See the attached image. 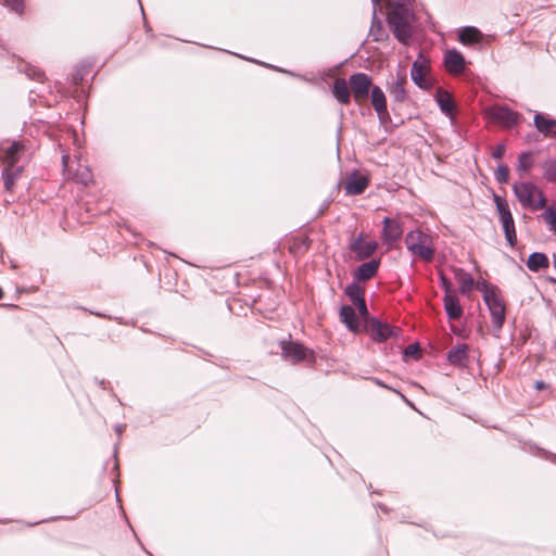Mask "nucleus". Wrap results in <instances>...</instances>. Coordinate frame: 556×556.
Here are the masks:
<instances>
[{
    "instance_id": "f257e3e1",
    "label": "nucleus",
    "mask_w": 556,
    "mask_h": 556,
    "mask_svg": "<svg viewBox=\"0 0 556 556\" xmlns=\"http://www.w3.org/2000/svg\"><path fill=\"white\" fill-rule=\"evenodd\" d=\"M414 13L410 0H391L389 2L388 24L394 37L403 45L412 39Z\"/></svg>"
},
{
    "instance_id": "f03ea898",
    "label": "nucleus",
    "mask_w": 556,
    "mask_h": 556,
    "mask_svg": "<svg viewBox=\"0 0 556 556\" xmlns=\"http://www.w3.org/2000/svg\"><path fill=\"white\" fill-rule=\"evenodd\" d=\"M514 193L523 207L538 211L546 205V198L534 184L529 181L516 182L513 186Z\"/></svg>"
},
{
    "instance_id": "7ed1b4c3",
    "label": "nucleus",
    "mask_w": 556,
    "mask_h": 556,
    "mask_svg": "<svg viewBox=\"0 0 556 556\" xmlns=\"http://www.w3.org/2000/svg\"><path fill=\"white\" fill-rule=\"evenodd\" d=\"M405 245L407 250L416 257L431 262L434 256L432 239L421 230H412L405 236Z\"/></svg>"
},
{
    "instance_id": "20e7f679",
    "label": "nucleus",
    "mask_w": 556,
    "mask_h": 556,
    "mask_svg": "<svg viewBox=\"0 0 556 556\" xmlns=\"http://www.w3.org/2000/svg\"><path fill=\"white\" fill-rule=\"evenodd\" d=\"M62 164L67 178L85 186L92 181V173L87 165L80 162V156L75 155V160H72L68 154H63Z\"/></svg>"
},
{
    "instance_id": "39448f33",
    "label": "nucleus",
    "mask_w": 556,
    "mask_h": 556,
    "mask_svg": "<svg viewBox=\"0 0 556 556\" xmlns=\"http://www.w3.org/2000/svg\"><path fill=\"white\" fill-rule=\"evenodd\" d=\"M494 202L496 205L497 213L500 215L505 238L508 244L513 248L517 243V236L515 229V222L509 208V204L506 199L496 194L494 195Z\"/></svg>"
},
{
    "instance_id": "423d86ee",
    "label": "nucleus",
    "mask_w": 556,
    "mask_h": 556,
    "mask_svg": "<svg viewBox=\"0 0 556 556\" xmlns=\"http://www.w3.org/2000/svg\"><path fill=\"white\" fill-rule=\"evenodd\" d=\"M483 302L489 308L493 328L501 330L506 316V305L501 290L483 299Z\"/></svg>"
},
{
    "instance_id": "0eeeda50",
    "label": "nucleus",
    "mask_w": 556,
    "mask_h": 556,
    "mask_svg": "<svg viewBox=\"0 0 556 556\" xmlns=\"http://www.w3.org/2000/svg\"><path fill=\"white\" fill-rule=\"evenodd\" d=\"M485 113L492 121L506 128H511L519 122V114L505 105L488 108Z\"/></svg>"
},
{
    "instance_id": "6e6552de",
    "label": "nucleus",
    "mask_w": 556,
    "mask_h": 556,
    "mask_svg": "<svg viewBox=\"0 0 556 556\" xmlns=\"http://www.w3.org/2000/svg\"><path fill=\"white\" fill-rule=\"evenodd\" d=\"M350 86L355 101L359 102L368 98L371 91V78L365 73H355L350 76Z\"/></svg>"
},
{
    "instance_id": "1a4fd4ad",
    "label": "nucleus",
    "mask_w": 556,
    "mask_h": 556,
    "mask_svg": "<svg viewBox=\"0 0 556 556\" xmlns=\"http://www.w3.org/2000/svg\"><path fill=\"white\" fill-rule=\"evenodd\" d=\"M428 71V61L422 55H419L412 65L410 77L422 89H429L432 86V83L427 78Z\"/></svg>"
},
{
    "instance_id": "9d476101",
    "label": "nucleus",
    "mask_w": 556,
    "mask_h": 556,
    "mask_svg": "<svg viewBox=\"0 0 556 556\" xmlns=\"http://www.w3.org/2000/svg\"><path fill=\"white\" fill-rule=\"evenodd\" d=\"M368 332L374 341L384 342L392 337H396L400 328H393L389 324L381 323L378 319H371L368 324Z\"/></svg>"
},
{
    "instance_id": "9b49d317",
    "label": "nucleus",
    "mask_w": 556,
    "mask_h": 556,
    "mask_svg": "<svg viewBox=\"0 0 556 556\" xmlns=\"http://www.w3.org/2000/svg\"><path fill=\"white\" fill-rule=\"evenodd\" d=\"M25 152V146L18 141L5 142L0 147V160L4 165H15Z\"/></svg>"
},
{
    "instance_id": "f8f14e48",
    "label": "nucleus",
    "mask_w": 556,
    "mask_h": 556,
    "mask_svg": "<svg viewBox=\"0 0 556 556\" xmlns=\"http://www.w3.org/2000/svg\"><path fill=\"white\" fill-rule=\"evenodd\" d=\"M368 185L369 179L367 176L359 174L358 172H353L348 176L344 182V190L349 195H357L363 193Z\"/></svg>"
},
{
    "instance_id": "ddd939ff",
    "label": "nucleus",
    "mask_w": 556,
    "mask_h": 556,
    "mask_svg": "<svg viewBox=\"0 0 556 556\" xmlns=\"http://www.w3.org/2000/svg\"><path fill=\"white\" fill-rule=\"evenodd\" d=\"M378 244L375 240H364L362 237H358L351 242L350 250L358 260H365L375 253Z\"/></svg>"
},
{
    "instance_id": "4468645a",
    "label": "nucleus",
    "mask_w": 556,
    "mask_h": 556,
    "mask_svg": "<svg viewBox=\"0 0 556 556\" xmlns=\"http://www.w3.org/2000/svg\"><path fill=\"white\" fill-rule=\"evenodd\" d=\"M465 58L456 49L447 50L444 54V65L448 73L459 75L465 71Z\"/></svg>"
},
{
    "instance_id": "2eb2a0df",
    "label": "nucleus",
    "mask_w": 556,
    "mask_h": 556,
    "mask_svg": "<svg viewBox=\"0 0 556 556\" xmlns=\"http://www.w3.org/2000/svg\"><path fill=\"white\" fill-rule=\"evenodd\" d=\"M534 126L545 137L556 138V119L549 118L541 113L534 115Z\"/></svg>"
},
{
    "instance_id": "dca6fc26",
    "label": "nucleus",
    "mask_w": 556,
    "mask_h": 556,
    "mask_svg": "<svg viewBox=\"0 0 556 556\" xmlns=\"http://www.w3.org/2000/svg\"><path fill=\"white\" fill-rule=\"evenodd\" d=\"M383 229H382V236L383 240L387 242H394L399 240L403 233V229L401 224L392 219L390 217H386L382 222Z\"/></svg>"
},
{
    "instance_id": "f3484780",
    "label": "nucleus",
    "mask_w": 556,
    "mask_h": 556,
    "mask_svg": "<svg viewBox=\"0 0 556 556\" xmlns=\"http://www.w3.org/2000/svg\"><path fill=\"white\" fill-rule=\"evenodd\" d=\"M447 361L454 366L464 367L468 361V345L458 343L452 346L447 353Z\"/></svg>"
},
{
    "instance_id": "a211bd4d",
    "label": "nucleus",
    "mask_w": 556,
    "mask_h": 556,
    "mask_svg": "<svg viewBox=\"0 0 556 556\" xmlns=\"http://www.w3.org/2000/svg\"><path fill=\"white\" fill-rule=\"evenodd\" d=\"M443 305L450 320H456L462 317L463 307L456 294H444Z\"/></svg>"
},
{
    "instance_id": "6ab92c4d",
    "label": "nucleus",
    "mask_w": 556,
    "mask_h": 556,
    "mask_svg": "<svg viewBox=\"0 0 556 556\" xmlns=\"http://www.w3.org/2000/svg\"><path fill=\"white\" fill-rule=\"evenodd\" d=\"M371 103L380 119L388 117L387 100L382 89L378 86L371 88Z\"/></svg>"
},
{
    "instance_id": "aec40b11",
    "label": "nucleus",
    "mask_w": 556,
    "mask_h": 556,
    "mask_svg": "<svg viewBox=\"0 0 556 556\" xmlns=\"http://www.w3.org/2000/svg\"><path fill=\"white\" fill-rule=\"evenodd\" d=\"M282 354L293 363H298L306 358L307 350L300 343L289 342L283 343Z\"/></svg>"
},
{
    "instance_id": "412c9836",
    "label": "nucleus",
    "mask_w": 556,
    "mask_h": 556,
    "mask_svg": "<svg viewBox=\"0 0 556 556\" xmlns=\"http://www.w3.org/2000/svg\"><path fill=\"white\" fill-rule=\"evenodd\" d=\"M454 277L459 285L462 294H469L475 289V280L472 276L463 268H454Z\"/></svg>"
},
{
    "instance_id": "4be33fe9",
    "label": "nucleus",
    "mask_w": 556,
    "mask_h": 556,
    "mask_svg": "<svg viewBox=\"0 0 556 556\" xmlns=\"http://www.w3.org/2000/svg\"><path fill=\"white\" fill-rule=\"evenodd\" d=\"M380 262L371 260L363 263L355 271L354 277L357 281H367L371 279L378 271Z\"/></svg>"
},
{
    "instance_id": "5701e85b",
    "label": "nucleus",
    "mask_w": 556,
    "mask_h": 556,
    "mask_svg": "<svg viewBox=\"0 0 556 556\" xmlns=\"http://www.w3.org/2000/svg\"><path fill=\"white\" fill-rule=\"evenodd\" d=\"M23 172L22 166L15 165H4L2 172V178L4 182V188L7 191H12L16 180L21 177Z\"/></svg>"
},
{
    "instance_id": "b1692460",
    "label": "nucleus",
    "mask_w": 556,
    "mask_h": 556,
    "mask_svg": "<svg viewBox=\"0 0 556 556\" xmlns=\"http://www.w3.org/2000/svg\"><path fill=\"white\" fill-rule=\"evenodd\" d=\"M437 102H438V105L440 108V110L448 117L453 118V111H454V101H453V98H452V94L442 89V88H439L437 90Z\"/></svg>"
},
{
    "instance_id": "393cba45",
    "label": "nucleus",
    "mask_w": 556,
    "mask_h": 556,
    "mask_svg": "<svg viewBox=\"0 0 556 556\" xmlns=\"http://www.w3.org/2000/svg\"><path fill=\"white\" fill-rule=\"evenodd\" d=\"M332 93L334 98L342 104H349L351 99V90L344 78H337L333 83Z\"/></svg>"
},
{
    "instance_id": "a878e982",
    "label": "nucleus",
    "mask_w": 556,
    "mask_h": 556,
    "mask_svg": "<svg viewBox=\"0 0 556 556\" xmlns=\"http://www.w3.org/2000/svg\"><path fill=\"white\" fill-rule=\"evenodd\" d=\"M340 318L344 323L349 330L357 331L359 328V321L356 316L355 309L352 306L343 305L340 309Z\"/></svg>"
},
{
    "instance_id": "bb28decb",
    "label": "nucleus",
    "mask_w": 556,
    "mask_h": 556,
    "mask_svg": "<svg viewBox=\"0 0 556 556\" xmlns=\"http://www.w3.org/2000/svg\"><path fill=\"white\" fill-rule=\"evenodd\" d=\"M458 39L463 45L478 43L482 39V34L476 27L466 26L458 30Z\"/></svg>"
},
{
    "instance_id": "cd10ccee",
    "label": "nucleus",
    "mask_w": 556,
    "mask_h": 556,
    "mask_svg": "<svg viewBox=\"0 0 556 556\" xmlns=\"http://www.w3.org/2000/svg\"><path fill=\"white\" fill-rule=\"evenodd\" d=\"M548 258L544 253L534 252L529 255L527 261V267L531 271H539L548 267Z\"/></svg>"
},
{
    "instance_id": "c85d7f7f",
    "label": "nucleus",
    "mask_w": 556,
    "mask_h": 556,
    "mask_svg": "<svg viewBox=\"0 0 556 556\" xmlns=\"http://www.w3.org/2000/svg\"><path fill=\"white\" fill-rule=\"evenodd\" d=\"M381 0H372V3H374V12H372V24H371V27H370V36L372 37V39L375 41H380L382 40L387 35H386V31L381 25V22L376 17V5L380 2Z\"/></svg>"
},
{
    "instance_id": "c756f323",
    "label": "nucleus",
    "mask_w": 556,
    "mask_h": 556,
    "mask_svg": "<svg viewBox=\"0 0 556 556\" xmlns=\"http://www.w3.org/2000/svg\"><path fill=\"white\" fill-rule=\"evenodd\" d=\"M405 81V77H397V79L392 84L391 94L399 102L404 101L406 97Z\"/></svg>"
},
{
    "instance_id": "7c9ffc66",
    "label": "nucleus",
    "mask_w": 556,
    "mask_h": 556,
    "mask_svg": "<svg viewBox=\"0 0 556 556\" xmlns=\"http://www.w3.org/2000/svg\"><path fill=\"white\" fill-rule=\"evenodd\" d=\"M533 166V157L530 152H522L518 156L517 170L520 175L528 173Z\"/></svg>"
},
{
    "instance_id": "2f4dec72",
    "label": "nucleus",
    "mask_w": 556,
    "mask_h": 556,
    "mask_svg": "<svg viewBox=\"0 0 556 556\" xmlns=\"http://www.w3.org/2000/svg\"><path fill=\"white\" fill-rule=\"evenodd\" d=\"M542 218L548 226L549 230L556 235V205L546 207L542 214Z\"/></svg>"
},
{
    "instance_id": "473e14b6",
    "label": "nucleus",
    "mask_w": 556,
    "mask_h": 556,
    "mask_svg": "<svg viewBox=\"0 0 556 556\" xmlns=\"http://www.w3.org/2000/svg\"><path fill=\"white\" fill-rule=\"evenodd\" d=\"M543 176L549 182H556V160H547L542 164Z\"/></svg>"
},
{
    "instance_id": "72a5a7b5",
    "label": "nucleus",
    "mask_w": 556,
    "mask_h": 556,
    "mask_svg": "<svg viewBox=\"0 0 556 556\" xmlns=\"http://www.w3.org/2000/svg\"><path fill=\"white\" fill-rule=\"evenodd\" d=\"M475 289L479 290L482 293V298L485 299L489 295L497 292L500 289L495 285L488 282L486 280H478L475 281Z\"/></svg>"
},
{
    "instance_id": "f704fd0d",
    "label": "nucleus",
    "mask_w": 556,
    "mask_h": 556,
    "mask_svg": "<svg viewBox=\"0 0 556 556\" xmlns=\"http://www.w3.org/2000/svg\"><path fill=\"white\" fill-rule=\"evenodd\" d=\"M363 293L364 289L356 283H352L348 286L345 289V294L350 298V300L353 303H356L359 300L364 299Z\"/></svg>"
},
{
    "instance_id": "c9c22d12",
    "label": "nucleus",
    "mask_w": 556,
    "mask_h": 556,
    "mask_svg": "<svg viewBox=\"0 0 556 556\" xmlns=\"http://www.w3.org/2000/svg\"><path fill=\"white\" fill-rule=\"evenodd\" d=\"M23 71L31 79L42 81L45 78V73L34 65L26 64Z\"/></svg>"
},
{
    "instance_id": "e433bc0d",
    "label": "nucleus",
    "mask_w": 556,
    "mask_h": 556,
    "mask_svg": "<svg viewBox=\"0 0 556 556\" xmlns=\"http://www.w3.org/2000/svg\"><path fill=\"white\" fill-rule=\"evenodd\" d=\"M495 178L500 184H506L509 179V168L505 164H500L495 170Z\"/></svg>"
},
{
    "instance_id": "4c0bfd02",
    "label": "nucleus",
    "mask_w": 556,
    "mask_h": 556,
    "mask_svg": "<svg viewBox=\"0 0 556 556\" xmlns=\"http://www.w3.org/2000/svg\"><path fill=\"white\" fill-rule=\"evenodd\" d=\"M0 2L17 14H22L24 11L23 0H0Z\"/></svg>"
},
{
    "instance_id": "58836bf2",
    "label": "nucleus",
    "mask_w": 556,
    "mask_h": 556,
    "mask_svg": "<svg viewBox=\"0 0 556 556\" xmlns=\"http://www.w3.org/2000/svg\"><path fill=\"white\" fill-rule=\"evenodd\" d=\"M440 286L444 290V294H456L455 291L453 290L452 282L450 281L448 278L445 277L443 273H440Z\"/></svg>"
},
{
    "instance_id": "ea45409f",
    "label": "nucleus",
    "mask_w": 556,
    "mask_h": 556,
    "mask_svg": "<svg viewBox=\"0 0 556 556\" xmlns=\"http://www.w3.org/2000/svg\"><path fill=\"white\" fill-rule=\"evenodd\" d=\"M354 305L356 306L359 315L363 318H368L369 313H368V309H367V305H366L365 299L359 300L358 302L354 303Z\"/></svg>"
},
{
    "instance_id": "a19ab883",
    "label": "nucleus",
    "mask_w": 556,
    "mask_h": 556,
    "mask_svg": "<svg viewBox=\"0 0 556 556\" xmlns=\"http://www.w3.org/2000/svg\"><path fill=\"white\" fill-rule=\"evenodd\" d=\"M505 151H506V147H505V144H504V143H500V144H497V146L494 148V150H493V152H492V156H493L494 159H496V160H501V159L504 156Z\"/></svg>"
},
{
    "instance_id": "79ce46f5",
    "label": "nucleus",
    "mask_w": 556,
    "mask_h": 556,
    "mask_svg": "<svg viewBox=\"0 0 556 556\" xmlns=\"http://www.w3.org/2000/svg\"><path fill=\"white\" fill-rule=\"evenodd\" d=\"M124 430H125V425H117L115 427V431L117 432L118 435H121Z\"/></svg>"
},
{
    "instance_id": "37998d69",
    "label": "nucleus",
    "mask_w": 556,
    "mask_h": 556,
    "mask_svg": "<svg viewBox=\"0 0 556 556\" xmlns=\"http://www.w3.org/2000/svg\"><path fill=\"white\" fill-rule=\"evenodd\" d=\"M544 387H545V384H544V382H543V381H536V382H535V388H536L538 390H542V389H544Z\"/></svg>"
},
{
    "instance_id": "c03bdc74",
    "label": "nucleus",
    "mask_w": 556,
    "mask_h": 556,
    "mask_svg": "<svg viewBox=\"0 0 556 556\" xmlns=\"http://www.w3.org/2000/svg\"><path fill=\"white\" fill-rule=\"evenodd\" d=\"M415 349H416V348H415V345H409V346L407 348V350H406V353H408L409 351H410V352H414V350H415Z\"/></svg>"
},
{
    "instance_id": "a18cd8bd",
    "label": "nucleus",
    "mask_w": 556,
    "mask_h": 556,
    "mask_svg": "<svg viewBox=\"0 0 556 556\" xmlns=\"http://www.w3.org/2000/svg\"><path fill=\"white\" fill-rule=\"evenodd\" d=\"M415 349H416V348H415V345H409V346L407 348V350H406V353H408L409 351H410V352H414V350H415Z\"/></svg>"
},
{
    "instance_id": "49530a36",
    "label": "nucleus",
    "mask_w": 556,
    "mask_h": 556,
    "mask_svg": "<svg viewBox=\"0 0 556 556\" xmlns=\"http://www.w3.org/2000/svg\"><path fill=\"white\" fill-rule=\"evenodd\" d=\"M72 137H73V139H74V142L76 143V142H77V135H76V132H73V134H72Z\"/></svg>"
},
{
    "instance_id": "de8ad7c7",
    "label": "nucleus",
    "mask_w": 556,
    "mask_h": 556,
    "mask_svg": "<svg viewBox=\"0 0 556 556\" xmlns=\"http://www.w3.org/2000/svg\"><path fill=\"white\" fill-rule=\"evenodd\" d=\"M2 298H3V291H2V289L0 288V299H2Z\"/></svg>"
}]
</instances>
